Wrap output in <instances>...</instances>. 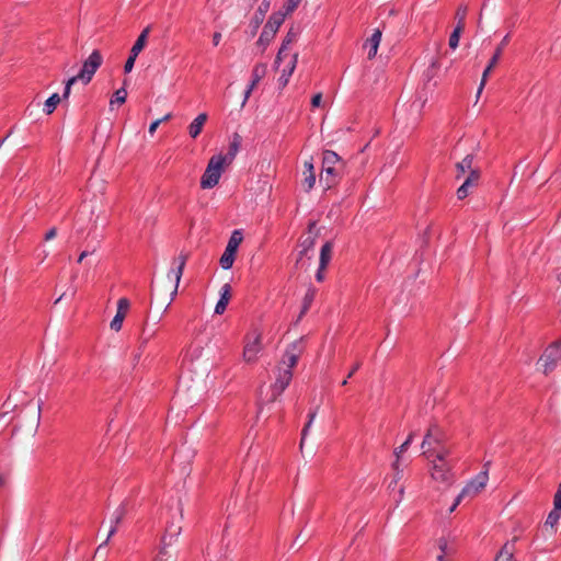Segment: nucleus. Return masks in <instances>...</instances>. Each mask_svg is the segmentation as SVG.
Here are the masks:
<instances>
[{"label": "nucleus", "instance_id": "f257e3e1", "mask_svg": "<svg viewBox=\"0 0 561 561\" xmlns=\"http://www.w3.org/2000/svg\"><path fill=\"white\" fill-rule=\"evenodd\" d=\"M302 351V339L296 340L287 346L283 358L276 368L274 383L267 388L266 393H264L263 389L260 391V404L276 401V399L288 387L293 378L291 369L296 366Z\"/></svg>", "mask_w": 561, "mask_h": 561}, {"label": "nucleus", "instance_id": "f03ea898", "mask_svg": "<svg viewBox=\"0 0 561 561\" xmlns=\"http://www.w3.org/2000/svg\"><path fill=\"white\" fill-rule=\"evenodd\" d=\"M561 362V340L548 344L538 359V368L545 375L552 373Z\"/></svg>", "mask_w": 561, "mask_h": 561}, {"label": "nucleus", "instance_id": "7ed1b4c3", "mask_svg": "<svg viewBox=\"0 0 561 561\" xmlns=\"http://www.w3.org/2000/svg\"><path fill=\"white\" fill-rule=\"evenodd\" d=\"M225 164V158L221 154L213 156L207 164V168L201 179V186L203 188H213L219 182L221 172Z\"/></svg>", "mask_w": 561, "mask_h": 561}, {"label": "nucleus", "instance_id": "20e7f679", "mask_svg": "<svg viewBox=\"0 0 561 561\" xmlns=\"http://www.w3.org/2000/svg\"><path fill=\"white\" fill-rule=\"evenodd\" d=\"M445 440L446 434L444 431L435 424L431 425L421 444V448L423 450L422 454L430 459L431 456L434 455L435 447H437V445H442Z\"/></svg>", "mask_w": 561, "mask_h": 561}, {"label": "nucleus", "instance_id": "39448f33", "mask_svg": "<svg viewBox=\"0 0 561 561\" xmlns=\"http://www.w3.org/2000/svg\"><path fill=\"white\" fill-rule=\"evenodd\" d=\"M243 241V232L241 229H237L232 232L228 244L225 249V252L222 253L219 264L224 270H229L232 267L236 253L238 251L239 245Z\"/></svg>", "mask_w": 561, "mask_h": 561}, {"label": "nucleus", "instance_id": "423d86ee", "mask_svg": "<svg viewBox=\"0 0 561 561\" xmlns=\"http://www.w3.org/2000/svg\"><path fill=\"white\" fill-rule=\"evenodd\" d=\"M103 62V57L99 50H93L92 54L84 60L81 70L77 76H75L78 80L82 81L83 84H88L96 70Z\"/></svg>", "mask_w": 561, "mask_h": 561}, {"label": "nucleus", "instance_id": "0eeeda50", "mask_svg": "<svg viewBox=\"0 0 561 561\" xmlns=\"http://www.w3.org/2000/svg\"><path fill=\"white\" fill-rule=\"evenodd\" d=\"M489 462L484 465L485 470L478 473L460 492V499H473L478 495L486 485L489 480L488 473Z\"/></svg>", "mask_w": 561, "mask_h": 561}, {"label": "nucleus", "instance_id": "6e6552de", "mask_svg": "<svg viewBox=\"0 0 561 561\" xmlns=\"http://www.w3.org/2000/svg\"><path fill=\"white\" fill-rule=\"evenodd\" d=\"M431 478L438 483L450 484L453 482V466L450 462L430 460Z\"/></svg>", "mask_w": 561, "mask_h": 561}, {"label": "nucleus", "instance_id": "1a4fd4ad", "mask_svg": "<svg viewBox=\"0 0 561 561\" xmlns=\"http://www.w3.org/2000/svg\"><path fill=\"white\" fill-rule=\"evenodd\" d=\"M264 331L261 328H253L248 335V363L255 360L264 350Z\"/></svg>", "mask_w": 561, "mask_h": 561}, {"label": "nucleus", "instance_id": "9d476101", "mask_svg": "<svg viewBox=\"0 0 561 561\" xmlns=\"http://www.w3.org/2000/svg\"><path fill=\"white\" fill-rule=\"evenodd\" d=\"M508 41H510V35L504 36V38L502 39L501 44L496 48L493 57L491 58L488 67L484 69V71L482 73V79H481V82H480V85H479V89H478V95H480V93L482 92L490 72L492 71V69L499 62V60L501 58V55H502V51H503V48L508 43Z\"/></svg>", "mask_w": 561, "mask_h": 561}, {"label": "nucleus", "instance_id": "9b49d317", "mask_svg": "<svg viewBox=\"0 0 561 561\" xmlns=\"http://www.w3.org/2000/svg\"><path fill=\"white\" fill-rule=\"evenodd\" d=\"M127 513V507H126V504L125 503H122L113 513V516H112V526H111V529L108 531V535H107V538L96 549V553H99L101 551V549L103 547H105L111 537L117 531V526L122 523V520L124 519L125 515Z\"/></svg>", "mask_w": 561, "mask_h": 561}, {"label": "nucleus", "instance_id": "f8f14e48", "mask_svg": "<svg viewBox=\"0 0 561 561\" xmlns=\"http://www.w3.org/2000/svg\"><path fill=\"white\" fill-rule=\"evenodd\" d=\"M128 308H129V301L127 298H121L117 301V312L110 324L112 330L118 332L122 329L123 321L126 317Z\"/></svg>", "mask_w": 561, "mask_h": 561}, {"label": "nucleus", "instance_id": "ddd939ff", "mask_svg": "<svg viewBox=\"0 0 561 561\" xmlns=\"http://www.w3.org/2000/svg\"><path fill=\"white\" fill-rule=\"evenodd\" d=\"M298 37V31L294 30V28H290L288 31V33L286 34L284 41H283V44L278 50V54L276 56V60H275V64L277 67H279L280 65V61L287 57L289 54V46L296 42Z\"/></svg>", "mask_w": 561, "mask_h": 561}, {"label": "nucleus", "instance_id": "4468645a", "mask_svg": "<svg viewBox=\"0 0 561 561\" xmlns=\"http://www.w3.org/2000/svg\"><path fill=\"white\" fill-rule=\"evenodd\" d=\"M517 540L518 537H514L512 540L507 541L497 553L495 561H516L514 559V553L516 550L515 545Z\"/></svg>", "mask_w": 561, "mask_h": 561}, {"label": "nucleus", "instance_id": "2eb2a0df", "mask_svg": "<svg viewBox=\"0 0 561 561\" xmlns=\"http://www.w3.org/2000/svg\"><path fill=\"white\" fill-rule=\"evenodd\" d=\"M560 518L561 512L552 508L543 523V531L548 535H554L558 531Z\"/></svg>", "mask_w": 561, "mask_h": 561}, {"label": "nucleus", "instance_id": "dca6fc26", "mask_svg": "<svg viewBox=\"0 0 561 561\" xmlns=\"http://www.w3.org/2000/svg\"><path fill=\"white\" fill-rule=\"evenodd\" d=\"M242 144H243V137L241 135H239L238 133H236L233 135V138L229 142L227 153L225 156H222V158H225V164L230 163L233 160V158L236 157L238 151L241 149Z\"/></svg>", "mask_w": 561, "mask_h": 561}, {"label": "nucleus", "instance_id": "f3484780", "mask_svg": "<svg viewBox=\"0 0 561 561\" xmlns=\"http://www.w3.org/2000/svg\"><path fill=\"white\" fill-rule=\"evenodd\" d=\"M181 526L176 525L174 522L168 524L165 534L162 537L163 547L160 550V553L165 552V547L171 545L172 539L176 538L181 534Z\"/></svg>", "mask_w": 561, "mask_h": 561}, {"label": "nucleus", "instance_id": "a211bd4d", "mask_svg": "<svg viewBox=\"0 0 561 561\" xmlns=\"http://www.w3.org/2000/svg\"><path fill=\"white\" fill-rule=\"evenodd\" d=\"M231 297V286L225 284L220 289V298L215 307L216 314H222Z\"/></svg>", "mask_w": 561, "mask_h": 561}, {"label": "nucleus", "instance_id": "6ab92c4d", "mask_svg": "<svg viewBox=\"0 0 561 561\" xmlns=\"http://www.w3.org/2000/svg\"><path fill=\"white\" fill-rule=\"evenodd\" d=\"M208 119V115L206 113H201L197 115L194 121L188 126V135L195 139L199 136L203 130L205 123Z\"/></svg>", "mask_w": 561, "mask_h": 561}, {"label": "nucleus", "instance_id": "aec40b11", "mask_svg": "<svg viewBox=\"0 0 561 561\" xmlns=\"http://www.w3.org/2000/svg\"><path fill=\"white\" fill-rule=\"evenodd\" d=\"M479 173L478 172H471L465 182L460 185V187L457 190V197L459 199H463L468 196L470 187L474 186L478 182Z\"/></svg>", "mask_w": 561, "mask_h": 561}, {"label": "nucleus", "instance_id": "412c9836", "mask_svg": "<svg viewBox=\"0 0 561 561\" xmlns=\"http://www.w3.org/2000/svg\"><path fill=\"white\" fill-rule=\"evenodd\" d=\"M149 33H150V26H147L146 28L142 30V32L139 34V36L137 37L136 42L134 43V45L130 49L131 55L138 56L141 53V50L145 48V46L147 44Z\"/></svg>", "mask_w": 561, "mask_h": 561}, {"label": "nucleus", "instance_id": "4be33fe9", "mask_svg": "<svg viewBox=\"0 0 561 561\" xmlns=\"http://www.w3.org/2000/svg\"><path fill=\"white\" fill-rule=\"evenodd\" d=\"M472 163H473V156L472 154H467L460 162H458L456 164V170H457L456 178L459 179L466 172H469V174L471 172H478L477 170H474L472 168Z\"/></svg>", "mask_w": 561, "mask_h": 561}, {"label": "nucleus", "instance_id": "5701e85b", "mask_svg": "<svg viewBox=\"0 0 561 561\" xmlns=\"http://www.w3.org/2000/svg\"><path fill=\"white\" fill-rule=\"evenodd\" d=\"M381 35H382L381 31L379 28H376L374 31V33L371 34V36L367 39L366 44L369 46V50H368L369 59H373L376 56L380 41H381Z\"/></svg>", "mask_w": 561, "mask_h": 561}, {"label": "nucleus", "instance_id": "b1692460", "mask_svg": "<svg viewBox=\"0 0 561 561\" xmlns=\"http://www.w3.org/2000/svg\"><path fill=\"white\" fill-rule=\"evenodd\" d=\"M286 18V13H283V11H278L273 13L267 23L265 24L264 28L272 31L274 34H276L279 26L283 24L284 20Z\"/></svg>", "mask_w": 561, "mask_h": 561}, {"label": "nucleus", "instance_id": "393cba45", "mask_svg": "<svg viewBox=\"0 0 561 561\" xmlns=\"http://www.w3.org/2000/svg\"><path fill=\"white\" fill-rule=\"evenodd\" d=\"M175 261L178 262V267L175 270V287L172 291V297H174L178 293L179 284L183 275L185 263L187 261V254L181 253Z\"/></svg>", "mask_w": 561, "mask_h": 561}, {"label": "nucleus", "instance_id": "a878e982", "mask_svg": "<svg viewBox=\"0 0 561 561\" xmlns=\"http://www.w3.org/2000/svg\"><path fill=\"white\" fill-rule=\"evenodd\" d=\"M451 454V449L443 443L435 447L434 455L431 456L430 460H437L438 462H449L448 457Z\"/></svg>", "mask_w": 561, "mask_h": 561}, {"label": "nucleus", "instance_id": "bb28decb", "mask_svg": "<svg viewBox=\"0 0 561 561\" xmlns=\"http://www.w3.org/2000/svg\"><path fill=\"white\" fill-rule=\"evenodd\" d=\"M333 243L331 241L325 242L320 252V265L321 268H327L331 256H332Z\"/></svg>", "mask_w": 561, "mask_h": 561}, {"label": "nucleus", "instance_id": "cd10ccee", "mask_svg": "<svg viewBox=\"0 0 561 561\" xmlns=\"http://www.w3.org/2000/svg\"><path fill=\"white\" fill-rule=\"evenodd\" d=\"M337 171L335 167H322L320 181H324L328 187H331L335 182Z\"/></svg>", "mask_w": 561, "mask_h": 561}, {"label": "nucleus", "instance_id": "c85d7f7f", "mask_svg": "<svg viewBox=\"0 0 561 561\" xmlns=\"http://www.w3.org/2000/svg\"><path fill=\"white\" fill-rule=\"evenodd\" d=\"M298 55L294 54L290 56V59L288 61V65L282 70L280 81L285 85L288 82L289 77L294 72L297 64Z\"/></svg>", "mask_w": 561, "mask_h": 561}, {"label": "nucleus", "instance_id": "c756f323", "mask_svg": "<svg viewBox=\"0 0 561 561\" xmlns=\"http://www.w3.org/2000/svg\"><path fill=\"white\" fill-rule=\"evenodd\" d=\"M60 102L61 96L58 93H54L46 100L43 111L45 112V114L50 115L54 113V111Z\"/></svg>", "mask_w": 561, "mask_h": 561}, {"label": "nucleus", "instance_id": "7c9ffc66", "mask_svg": "<svg viewBox=\"0 0 561 561\" xmlns=\"http://www.w3.org/2000/svg\"><path fill=\"white\" fill-rule=\"evenodd\" d=\"M275 34L272 31L263 28V32L256 43L257 49L262 53L265 50L266 46L274 38Z\"/></svg>", "mask_w": 561, "mask_h": 561}, {"label": "nucleus", "instance_id": "2f4dec72", "mask_svg": "<svg viewBox=\"0 0 561 561\" xmlns=\"http://www.w3.org/2000/svg\"><path fill=\"white\" fill-rule=\"evenodd\" d=\"M340 162V157L331 150H325L322 157V167H335Z\"/></svg>", "mask_w": 561, "mask_h": 561}, {"label": "nucleus", "instance_id": "473e14b6", "mask_svg": "<svg viewBox=\"0 0 561 561\" xmlns=\"http://www.w3.org/2000/svg\"><path fill=\"white\" fill-rule=\"evenodd\" d=\"M437 546L440 553H444L448 557H451L455 553V549L449 545L446 538H439L437 540Z\"/></svg>", "mask_w": 561, "mask_h": 561}, {"label": "nucleus", "instance_id": "72a5a7b5", "mask_svg": "<svg viewBox=\"0 0 561 561\" xmlns=\"http://www.w3.org/2000/svg\"><path fill=\"white\" fill-rule=\"evenodd\" d=\"M265 66H257L253 69V81L251 87L248 89V96L250 95L252 89L255 87L256 82L265 75Z\"/></svg>", "mask_w": 561, "mask_h": 561}, {"label": "nucleus", "instance_id": "f704fd0d", "mask_svg": "<svg viewBox=\"0 0 561 561\" xmlns=\"http://www.w3.org/2000/svg\"><path fill=\"white\" fill-rule=\"evenodd\" d=\"M462 28L460 26H456L453 33L449 36L448 45L451 49H456L459 45V38L462 33Z\"/></svg>", "mask_w": 561, "mask_h": 561}, {"label": "nucleus", "instance_id": "c9c22d12", "mask_svg": "<svg viewBox=\"0 0 561 561\" xmlns=\"http://www.w3.org/2000/svg\"><path fill=\"white\" fill-rule=\"evenodd\" d=\"M413 438H414V432L410 433L408 438L405 439V442L402 445H400L398 448L394 449L396 458H398V459L401 458L402 454L404 451H407V449L409 448V446L413 442Z\"/></svg>", "mask_w": 561, "mask_h": 561}, {"label": "nucleus", "instance_id": "e433bc0d", "mask_svg": "<svg viewBox=\"0 0 561 561\" xmlns=\"http://www.w3.org/2000/svg\"><path fill=\"white\" fill-rule=\"evenodd\" d=\"M156 331H148L146 328L142 329V333L139 337V350H142L147 343L154 336Z\"/></svg>", "mask_w": 561, "mask_h": 561}, {"label": "nucleus", "instance_id": "4c0bfd02", "mask_svg": "<svg viewBox=\"0 0 561 561\" xmlns=\"http://www.w3.org/2000/svg\"><path fill=\"white\" fill-rule=\"evenodd\" d=\"M316 415H317V410H313L309 413V420L307 422V424L305 425L304 430H302V433H301V442H300V448H302V445H304V442H305V438L316 419Z\"/></svg>", "mask_w": 561, "mask_h": 561}, {"label": "nucleus", "instance_id": "58836bf2", "mask_svg": "<svg viewBox=\"0 0 561 561\" xmlns=\"http://www.w3.org/2000/svg\"><path fill=\"white\" fill-rule=\"evenodd\" d=\"M316 184V174L314 172H307L304 174L302 185L306 191H310Z\"/></svg>", "mask_w": 561, "mask_h": 561}, {"label": "nucleus", "instance_id": "ea45409f", "mask_svg": "<svg viewBox=\"0 0 561 561\" xmlns=\"http://www.w3.org/2000/svg\"><path fill=\"white\" fill-rule=\"evenodd\" d=\"M466 15H467V7H459L456 11V20H457V25L456 26H460V28H465V20H466Z\"/></svg>", "mask_w": 561, "mask_h": 561}, {"label": "nucleus", "instance_id": "a19ab883", "mask_svg": "<svg viewBox=\"0 0 561 561\" xmlns=\"http://www.w3.org/2000/svg\"><path fill=\"white\" fill-rule=\"evenodd\" d=\"M127 98V91L124 88L118 89L115 91L113 99L111 100V105L114 103L123 104L126 101Z\"/></svg>", "mask_w": 561, "mask_h": 561}, {"label": "nucleus", "instance_id": "79ce46f5", "mask_svg": "<svg viewBox=\"0 0 561 561\" xmlns=\"http://www.w3.org/2000/svg\"><path fill=\"white\" fill-rule=\"evenodd\" d=\"M392 469L394 471L393 481L390 483V488L394 486L397 482L401 479L402 476V469L400 468V459L396 458L394 462L392 463Z\"/></svg>", "mask_w": 561, "mask_h": 561}, {"label": "nucleus", "instance_id": "37998d69", "mask_svg": "<svg viewBox=\"0 0 561 561\" xmlns=\"http://www.w3.org/2000/svg\"><path fill=\"white\" fill-rule=\"evenodd\" d=\"M300 2L301 0H287V2L284 4L280 11H283V13H286L287 16L297 9Z\"/></svg>", "mask_w": 561, "mask_h": 561}, {"label": "nucleus", "instance_id": "c03bdc74", "mask_svg": "<svg viewBox=\"0 0 561 561\" xmlns=\"http://www.w3.org/2000/svg\"><path fill=\"white\" fill-rule=\"evenodd\" d=\"M79 81L75 76L68 79L65 83L64 93L61 96V100H67L70 96L71 93V87Z\"/></svg>", "mask_w": 561, "mask_h": 561}, {"label": "nucleus", "instance_id": "a18cd8bd", "mask_svg": "<svg viewBox=\"0 0 561 561\" xmlns=\"http://www.w3.org/2000/svg\"><path fill=\"white\" fill-rule=\"evenodd\" d=\"M313 299H314V290L313 289H309L306 293L305 298H304V306H302L301 313H305L308 310V308L310 307V305L313 301Z\"/></svg>", "mask_w": 561, "mask_h": 561}, {"label": "nucleus", "instance_id": "49530a36", "mask_svg": "<svg viewBox=\"0 0 561 561\" xmlns=\"http://www.w3.org/2000/svg\"><path fill=\"white\" fill-rule=\"evenodd\" d=\"M553 510L561 512V483L558 486V490L553 497Z\"/></svg>", "mask_w": 561, "mask_h": 561}, {"label": "nucleus", "instance_id": "de8ad7c7", "mask_svg": "<svg viewBox=\"0 0 561 561\" xmlns=\"http://www.w3.org/2000/svg\"><path fill=\"white\" fill-rule=\"evenodd\" d=\"M136 58L137 56H134L129 53V57L127 58L126 62H125V66H124V71L126 73L130 72L134 68V65H135V61H136Z\"/></svg>", "mask_w": 561, "mask_h": 561}, {"label": "nucleus", "instance_id": "09e8293b", "mask_svg": "<svg viewBox=\"0 0 561 561\" xmlns=\"http://www.w3.org/2000/svg\"><path fill=\"white\" fill-rule=\"evenodd\" d=\"M314 244V239L312 237H308L304 242L302 247L304 250L300 252V254H305L308 250H310Z\"/></svg>", "mask_w": 561, "mask_h": 561}, {"label": "nucleus", "instance_id": "8fccbe9b", "mask_svg": "<svg viewBox=\"0 0 561 561\" xmlns=\"http://www.w3.org/2000/svg\"><path fill=\"white\" fill-rule=\"evenodd\" d=\"M270 9V2L267 0H263V2L261 3L260 8H259V12L260 15L264 16L265 13L268 11Z\"/></svg>", "mask_w": 561, "mask_h": 561}, {"label": "nucleus", "instance_id": "3c124183", "mask_svg": "<svg viewBox=\"0 0 561 561\" xmlns=\"http://www.w3.org/2000/svg\"><path fill=\"white\" fill-rule=\"evenodd\" d=\"M359 367H360V364H359V363H356V364L352 367V369H351V371L348 373V375H347L346 379H344V380L342 381V386H345V385L347 383V379H348V378H351V377H352V376H353V375H354V374L359 369Z\"/></svg>", "mask_w": 561, "mask_h": 561}, {"label": "nucleus", "instance_id": "603ef678", "mask_svg": "<svg viewBox=\"0 0 561 561\" xmlns=\"http://www.w3.org/2000/svg\"><path fill=\"white\" fill-rule=\"evenodd\" d=\"M321 102H322V94L321 93H317L313 95L312 100H311V105L313 107H318L321 105Z\"/></svg>", "mask_w": 561, "mask_h": 561}, {"label": "nucleus", "instance_id": "864d4df0", "mask_svg": "<svg viewBox=\"0 0 561 561\" xmlns=\"http://www.w3.org/2000/svg\"><path fill=\"white\" fill-rule=\"evenodd\" d=\"M57 236V229L54 227L45 233V241L53 240Z\"/></svg>", "mask_w": 561, "mask_h": 561}, {"label": "nucleus", "instance_id": "5fc2aeb1", "mask_svg": "<svg viewBox=\"0 0 561 561\" xmlns=\"http://www.w3.org/2000/svg\"><path fill=\"white\" fill-rule=\"evenodd\" d=\"M304 167H305L304 174H306L307 172H314L312 159L305 161Z\"/></svg>", "mask_w": 561, "mask_h": 561}, {"label": "nucleus", "instance_id": "6e6d98bb", "mask_svg": "<svg viewBox=\"0 0 561 561\" xmlns=\"http://www.w3.org/2000/svg\"><path fill=\"white\" fill-rule=\"evenodd\" d=\"M161 124V121L159 119H156L154 122H152L149 126V134L150 135H153L157 130V128L159 127V125Z\"/></svg>", "mask_w": 561, "mask_h": 561}, {"label": "nucleus", "instance_id": "4d7b16f0", "mask_svg": "<svg viewBox=\"0 0 561 561\" xmlns=\"http://www.w3.org/2000/svg\"><path fill=\"white\" fill-rule=\"evenodd\" d=\"M9 484V476L0 474V488H5Z\"/></svg>", "mask_w": 561, "mask_h": 561}, {"label": "nucleus", "instance_id": "13d9d810", "mask_svg": "<svg viewBox=\"0 0 561 561\" xmlns=\"http://www.w3.org/2000/svg\"><path fill=\"white\" fill-rule=\"evenodd\" d=\"M268 188H270V183H268V180L265 179L263 181L262 185H260L259 191H260V193H265L266 191H268Z\"/></svg>", "mask_w": 561, "mask_h": 561}, {"label": "nucleus", "instance_id": "bf43d9fd", "mask_svg": "<svg viewBox=\"0 0 561 561\" xmlns=\"http://www.w3.org/2000/svg\"><path fill=\"white\" fill-rule=\"evenodd\" d=\"M324 270L325 268H321V265L319 264V270H318V272L316 274V278H317L318 282H322L323 280V278H324Z\"/></svg>", "mask_w": 561, "mask_h": 561}, {"label": "nucleus", "instance_id": "052dcab7", "mask_svg": "<svg viewBox=\"0 0 561 561\" xmlns=\"http://www.w3.org/2000/svg\"><path fill=\"white\" fill-rule=\"evenodd\" d=\"M264 16L260 15V13H256L254 19H253V24H254V27H259V25L262 23Z\"/></svg>", "mask_w": 561, "mask_h": 561}, {"label": "nucleus", "instance_id": "680f3d73", "mask_svg": "<svg viewBox=\"0 0 561 561\" xmlns=\"http://www.w3.org/2000/svg\"><path fill=\"white\" fill-rule=\"evenodd\" d=\"M220 39H221V34H220V33H218V32H216V33L213 35V44H214L215 46H217V45L219 44Z\"/></svg>", "mask_w": 561, "mask_h": 561}, {"label": "nucleus", "instance_id": "e2e57ef3", "mask_svg": "<svg viewBox=\"0 0 561 561\" xmlns=\"http://www.w3.org/2000/svg\"><path fill=\"white\" fill-rule=\"evenodd\" d=\"M463 499H460V494L457 496L455 503L449 508V512H454Z\"/></svg>", "mask_w": 561, "mask_h": 561}, {"label": "nucleus", "instance_id": "0e129e2a", "mask_svg": "<svg viewBox=\"0 0 561 561\" xmlns=\"http://www.w3.org/2000/svg\"><path fill=\"white\" fill-rule=\"evenodd\" d=\"M89 254H90L89 251L81 252L79 257H78V263H81Z\"/></svg>", "mask_w": 561, "mask_h": 561}, {"label": "nucleus", "instance_id": "69168bd1", "mask_svg": "<svg viewBox=\"0 0 561 561\" xmlns=\"http://www.w3.org/2000/svg\"><path fill=\"white\" fill-rule=\"evenodd\" d=\"M448 556L444 554V553H439L437 557H436V561H449L448 560Z\"/></svg>", "mask_w": 561, "mask_h": 561}, {"label": "nucleus", "instance_id": "338daca9", "mask_svg": "<svg viewBox=\"0 0 561 561\" xmlns=\"http://www.w3.org/2000/svg\"><path fill=\"white\" fill-rule=\"evenodd\" d=\"M403 494H404V488H403V486H401V488L399 489V497H398L397 502H401V501H402V499H403Z\"/></svg>", "mask_w": 561, "mask_h": 561}, {"label": "nucleus", "instance_id": "774afa93", "mask_svg": "<svg viewBox=\"0 0 561 561\" xmlns=\"http://www.w3.org/2000/svg\"><path fill=\"white\" fill-rule=\"evenodd\" d=\"M171 117H172V114L169 113V114L164 115L162 118H159V121H161V123L168 122L169 119H171Z\"/></svg>", "mask_w": 561, "mask_h": 561}]
</instances>
